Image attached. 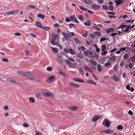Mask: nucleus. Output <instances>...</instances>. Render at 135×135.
I'll return each mask as SVG.
<instances>
[{
	"instance_id": "nucleus-1",
	"label": "nucleus",
	"mask_w": 135,
	"mask_h": 135,
	"mask_svg": "<svg viewBox=\"0 0 135 135\" xmlns=\"http://www.w3.org/2000/svg\"><path fill=\"white\" fill-rule=\"evenodd\" d=\"M110 121L108 120L107 119H105L103 122L102 124L103 125L107 127L108 128L110 125Z\"/></svg>"
},
{
	"instance_id": "nucleus-2",
	"label": "nucleus",
	"mask_w": 135,
	"mask_h": 135,
	"mask_svg": "<svg viewBox=\"0 0 135 135\" xmlns=\"http://www.w3.org/2000/svg\"><path fill=\"white\" fill-rule=\"evenodd\" d=\"M83 54L86 56H89L90 55L91 56L93 54V52L89 49L86 50L84 52Z\"/></svg>"
},
{
	"instance_id": "nucleus-3",
	"label": "nucleus",
	"mask_w": 135,
	"mask_h": 135,
	"mask_svg": "<svg viewBox=\"0 0 135 135\" xmlns=\"http://www.w3.org/2000/svg\"><path fill=\"white\" fill-rule=\"evenodd\" d=\"M102 116L100 117L98 115H95L93 117L92 119V120L93 122H95L98 120Z\"/></svg>"
},
{
	"instance_id": "nucleus-4",
	"label": "nucleus",
	"mask_w": 135,
	"mask_h": 135,
	"mask_svg": "<svg viewBox=\"0 0 135 135\" xmlns=\"http://www.w3.org/2000/svg\"><path fill=\"white\" fill-rule=\"evenodd\" d=\"M52 38L54 40H58L59 39V35L58 34H56L54 33H52Z\"/></svg>"
},
{
	"instance_id": "nucleus-5",
	"label": "nucleus",
	"mask_w": 135,
	"mask_h": 135,
	"mask_svg": "<svg viewBox=\"0 0 135 135\" xmlns=\"http://www.w3.org/2000/svg\"><path fill=\"white\" fill-rule=\"evenodd\" d=\"M62 35H64V37L62 38V39H64V40H66L67 41H69V36L68 35L65 33H62Z\"/></svg>"
},
{
	"instance_id": "nucleus-6",
	"label": "nucleus",
	"mask_w": 135,
	"mask_h": 135,
	"mask_svg": "<svg viewBox=\"0 0 135 135\" xmlns=\"http://www.w3.org/2000/svg\"><path fill=\"white\" fill-rule=\"evenodd\" d=\"M55 77V76L54 75L50 76L47 80V81L48 82L52 81L54 79Z\"/></svg>"
},
{
	"instance_id": "nucleus-7",
	"label": "nucleus",
	"mask_w": 135,
	"mask_h": 135,
	"mask_svg": "<svg viewBox=\"0 0 135 135\" xmlns=\"http://www.w3.org/2000/svg\"><path fill=\"white\" fill-rule=\"evenodd\" d=\"M43 94L46 97H51L52 95L51 93L49 92H44Z\"/></svg>"
},
{
	"instance_id": "nucleus-8",
	"label": "nucleus",
	"mask_w": 135,
	"mask_h": 135,
	"mask_svg": "<svg viewBox=\"0 0 135 135\" xmlns=\"http://www.w3.org/2000/svg\"><path fill=\"white\" fill-rule=\"evenodd\" d=\"M124 1L123 0H118L117 1H114V2L115 3H116V6H117L123 3Z\"/></svg>"
},
{
	"instance_id": "nucleus-9",
	"label": "nucleus",
	"mask_w": 135,
	"mask_h": 135,
	"mask_svg": "<svg viewBox=\"0 0 135 135\" xmlns=\"http://www.w3.org/2000/svg\"><path fill=\"white\" fill-rule=\"evenodd\" d=\"M6 80L8 82H10L11 83H17L16 81L15 80H13L12 79L10 78H8Z\"/></svg>"
},
{
	"instance_id": "nucleus-10",
	"label": "nucleus",
	"mask_w": 135,
	"mask_h": 135,
	"mask_svg": "<svg viewBox=\"0 0 135 135\" xmlns=\"http://www.w3.org/2000/svg\"><path fill=\"white\" fill-rule=\"evenodd\" d=\"M91 7L95 9H98L99 8V6L97 4H93L91 5Z\"/></svg>"
},
{
	"instance_id": "nucleus-11",
	"label": "nucleus",
	"mask_w": 135,
	"mask_h": 135,
	"mask_svg": "<svg viewBox=\"0 0 135 135\" xmlns=\"http://www.w3.org/2000/svg\"><path fill=\"white\" fill-rule=\"evenodd\" d=\"M89 62L94 66H96L97 65V62L94 60L92 59L90 60Z\"/></svg>"
},
{
	"instance_id": "nucleus-12",
	"label": "nucleus",
	"mask_w": 135,
	"mask_h": 135,
	"mask_svg": "<svg viewBox=\"0 0 135 135\" xmlns=\"http://www.w3.org/2000/svg\"><path fill=\"white\" fill-rule=\"evenodd\" d=\"M113 130H110L109 129H107L104 131V132L110 134L113 132Z\"/></svg>"
},
{
	"instance_id": "nucleus-13",
	"label": "nucleus",
	"mask_w": 135,
	"mask_h": 135,
	"mask_svg": "<svg viewBox=\"0 0 135 135\" xmlns=\"http://www.w3.org/2000/svg\"><path fill=\"white\" fill-rule=\"evenodd\" d=\"M114 30H115L114 28H110L106 30V32L107 33H109L112 32H113Z\"/></svg>"
},
{
	"instance_id": "nucleus-14",
	"label": "nucleus",
	"mask_w": 135,
	"mask_h": 135,
	"mask_svg": "<svg viewBox=\"0 0 135 135\" xmlns=\"http://www.w3.org/2000/svg\"><path fill=\"white\" fill-rule=\"evenodd\" d=\"M76 56L78 58L80 59H83V56L81 53V51L80 52V53H78L76 55Z\"/></svg>"
},
{
	"instance_id": "nucleus-15",
	"label": "nucleus",
	"mask_w": 135,
	"mask_h": 135,
	"mask_svg": "<svg viewBox=\"0 0 135 135\" xmlns=\"http://www.w3.org/2000/svg\"><path fill=\"white\" fill-rule=\"evenodd\" d=\"M74 78L75 79L74 80L76 81L81 83H84V81L83 79H81L80 78Z\"/></svg>"
},
{
	"instance_id": "nucleus-16",
	"label": "nucleus",
	"mask_w": 135,
	"mask_h": 135,
	"mask_svg": "<svg viewBox=\"0 0 135 135\" xmlns=\"http://www.w3.org/2000/svg\"><path fill=\"white\" fill-rule=\"evenodd\" d=\"M85 3L87 4H92V2L91 0H85L84 1Z\"/></svg>"
},
{
	"instance_id": "nucleus-17",
	"label": "nucleus",
	"mask_w": 135,
	"mask_h": 135,
	"mask_svg": "<svg viewBox=\"0 0 135 135\" xmlns=\"http://www.w3.org/2000/svg\"><path fill=\"white\" fill-rule=\"evenodd\" d=\"M70 84L72 86L74 87L78 88L80 86L79 85L76 83H71Z\"/></svg>"
},
{
	"instance_id": "nucleus-18",
	"label": "nucleus",
	"mask_w": 135,
	"mask_h": 135,
	"mask_svg": "<svg viewBox=\"0 0 135 135\" xmlns=\"http://www.w3.org/2000/svg\"><path fill=\"white\" fill-rule=\"evenodd\" d=\"M36 25L38 27H39L42 28L43 26L41 24L40 22L38 21H37L36 22Z\"/></svg>"
},
{
	"instance_id": "nucleus-19",
	"label": "nucleus",
	"mask_w": 135,
	"mask_h": 135,
	"mask_svg": "<svg viewBox=\"0 0 135 135\" xmlns=\"http://www.w3.org/2000/svg\"><path fill=\"white\" fill-rule=\"evenodd\" d=\"M25 71H18L17 73L20 75L23 76H24V74L25 73Z\"/></svg>"
},
{
	"instance_id": "nucleus-20",
	"label": "nucleus",
	"mask_w": 135,
	"mask_h": 135,
	"mask_svg": "<svg viewBox=\"0 0 135 135\" xmlns=\"http://www.w3.org/2000/svg\"><path fill=\"white\" fill-rule=\"evenodd\" d=\"M66 63L68 64V65L69 66V67H70L71 68H72L73 67V64L67 60H66Z\"/></svg>"
},
{
	"instance_id": "nucleus-21",
	"label": "nucleus",
	"mask_w": 135,
	"mask_h": 135,
	"mask_svg": "<svg viewBox=\"0 0 135 135\" xmlns=\"http://www.w3.org/2000/svg\"><path fill=\"white\" fill-rule=\"evenodd\" d=\"M69 52L72 55H73L75 54V51L72 48H70L69 50Z\"/></svg>"
},
{
	"instance_id": "nucleus-22",
	"label": "nucleus",
	"mask_w": 135,
	"mask_h": 135,
	"mask_svg": "<svg viewBox=\"0 0 135 135\" xmlns=\"http://www.w3.org/2000/svg\"><path fill=\"white\" fill-rule=\"evenodd\" d=\"M30 79L32 80H35V77L34 75L31 73V74H30L28 77Z\"/></svg>"
},
{
	"instance_id": "nucleus-23",
	"label": "nucleus",
	"mask_w": 135,
	"mask_h": 135,
	"mask_svg": "<svg viewBox=\"0 0 135 135\" xmlns=\"http://www.w3.org/2000/svg\"><path fill=\"white\" fill-rule=\"evenodd\" d=\"M115 56H113L110 57V59L109 60V61H110L112 62L114 61L115 60Z\"/></svg>"
},
{
	"instance_id": "nucleus-24",
	"label": "nucleus",
	"mask_w": 135,
	"mask_h": 135,
	"mask_svg": "<svg viewBox=\"0 0 135 135\" xmlns=\"http://www.w3.org/2000/svg\"><path fill=\"white\" fill-rule=\"evenodd\" d=\"M27 9H31V8L35 9V8H36L34 5H29L27 7Z\"/></svg>"
},
{
	"instance_id": "nucleus-25",
	"label": "nucleus",
	"mask_w": 135,
	"mask_h": 135,
	"mask_svg": "<svg viewBox=\"0 0 135 135\" xmlns=\"http://www.w3.org/2000/svg\"><path fill=\"white\" fill-rule=\"evenodd\" d=\"M97 70L99 72H101L102 70V68L100 64H98L97 65Z\"/></svg>"
},
{
	"instance_id": "nucleus-26",
	"label": "nucleus",
	"mask_w": 135,
	"mask_h": 135,
	"mask_svg": "<svg viewBox=\"0 0 135 135\" xmlns=\"http://www.w3.org/2000/svg\"><path fill=\"white\" fill-rule=\"evenodd\" d=\"M37 16L39 18H40L42 19H44L45 18V16L42 14H38Z\"/></svg>"
},
{
	"instance_id": "nucleus-27",
	"label": "nucleus",
	"mask_w": 135,
	"mask_h": 135,
	"mask_svg": "<svg viewBox=\"0 0 135 135\" xmlns=\"http://www.w3.org/2000/svg\"><path fill=\"white\" fill-rule=\"evenodd\" d=\"M84 24L86 26H89L91 25L90 22L89 20H88L87 21L84 22Z\"/></svg>"
},
{
	"instance_id": "nucleus-28",
	"label": "nucleus",
	"mask_w": 135,
	"mask_h": 135,
	"mask_svg": "<svg viewBox=\"0 0 135 135\" xmlns=\"http://www.w3.org/2000/svg\"><path fill=\"white\" fill-rule=\"evenodd\" d=\"M24 76H28L30 74H31V73L29 71H25Z\"/></svg>"
},
{
	"instance_id": "nucleus-29",
	"label": "nucleus",
	"mask_w": 135,
	"mask_h": 135,
	"mask_svg": "<svg viewBox=\"0 0 135 135\" xmlns=\"http://www.w3.org/2000/svg\"><path fill=\"white\" fill-rule=\"evenodd\" d=\"M30 102L32 103H33L35 102L34 98L32 97H30L29 98Z\"/></svg>"
},
{
	"instance_id": "nucleus-30",
	"label": "nucleus",
	"mask_w": 135,
	"mask_h": 135,
	"mask_svg": "<svg viewBox=\"0 0 135 135\" xmlns=\"http://www.w3.org/2000/svg\"><path fill=\"white\" fill-rule=\"evenodd\" d=\"M78 108V107L77 106H74L73 107H70V109L72 111H74Z\"/></svg>"
},
{
	"instance_id": "nucleus-31",
	"label": "nucleus",
	"mask_w": 135,
	"mask_h": 135,
	"mask_svg": "<svg viewBox=\"0 0 135 135\" xmlns=\"http://www.w3.org/2000/svg\"><path fill=\"white\" fill-rule=\"evenodd\" d=\"M106 49V45H102V46L101 50L102 51L104 52L105 51Z\"/></svg>"
},
{
	"instance_id": "nucleus-32",
	"label": "nucleus",
	"mask_w": 135,
	"mask_h": 135,
	"mask_svg": "<svg viewBox=\"0 0 135 135\" xmlns=\"http://www.w3.org/2000/svg\"><path fill=\"white\" fill-rule=\"evenodd\" d=\"M88 83L91 84H92L96 85V84L93 81L91 80H89L87 81Z\"/></svg>"
},
{
	"instance_id": "nucleus-33",
	"label": "nucleus",
	"mask_w": 135,
	"mask_h": 135,
	"mask_svg": "<svg viewBox=\"0 0 135 135\" xmlns=\"http://www.w3.org/2000/svg\"><path fill=\"white\" fill-rule=\"evenodd\" d=\"M59 73L62 76H65L66 75L65 73L62 72L61 70L59 71Z\"/></svg>"
},
{
	"instance_id": "nucleus-34",
	"label": "nucleus",
	"mask_w": 135,
	"mask_h": 135,
	"mask_svg": "<svg viewBox=\"0 0 135 135\" xmlns=\"http://www.w3.org/2000/svg\"><path fill=\"white\" fill-rule=\"evenodd\" d=\"M127 26V25H123V24H122L120 25V26H119L118 28V29H120L121 28H124L125 27H126Z\"/></svg>"
},
{
	"instance_id": "nucleus-35",
	"label": "nucleus",
	"mask_w": 135,
	"mask_h": 135,
	"mask_svg": "<svg viewBox=\"0 0 135 135\" xmlns=\"http://www.w3.org/2000/svg\"><path fill=\"white\" fill-rule=\"evenodd\" d=\"M111 65V63L108 61L107 63L105 64V67H108L110 66Z\"/></svg>"
},
{
	"instance_id": "nucleus-36",
	"label": "nucleus",
	"mask_w": 135,
	"mask_h": 135,
	"mask_svg": "<svg viewBox=\"0 0 135 135\" xmlns=\"http://www.w3.org/2000/svg\"><path fill=\"white\" fill-rule=\"evenodd\" d=\"M55 40L53 39H51V42L52 45L54 46L56 45V43L55 42Z\"/></svg>"
},
{
	"instance_id": "nucleus-37",
	"label": "nucleus",
	"mask_w": 135,
	"mask_h": 135,
	"mask_svg": "<svg viewBox=\"0 0 135 135\" xmlns=\"http://www.w3.org/2000/svg\"><path fill=\"white\" fill-rule=\"evenodd\" d=\"M113 78L114 80L116 81L119 80V78L117 77L116 75L115 74H114L113 75Z\"/></svg>"
},
{
	"instance_id": "nucleus-38",
	"label": "nucleus",
	"mask_w": 135,
	"mask_h": 135,
	"mask_svg": "<svg viewBox=\"0 0 135 135\" xmlns=\"http://www.w3.org/2000/svg\"><path fill=\"white\" fill-rule=\"evenodd\" d=\"M79 7L80 9L82 11H87V9L84 8L83 7L81 6H79Z\"/></svg>"
},
{
	"instance_id": "nucleus-39",
	"label": "nucleus",
	"mask_w": 135,
	"mask_h": 135,
	"mask_svg": "<svg viewBox=\"0 0 135 135\" xmlns=\"http://www.w3.org/2000/svg\"><path fill=\"white\" fill-rule=\"evenodd\" d=\"M74 40L75 42L76 43L78 44L80 43V41L79 39H78L77 38H74Z\"/></svg>"
},
{
	"instance_id": "nucleus-40",
	"label": "nucleus",
	"mask_w": 135,
	"mask_h": 135,
	"mask_svg": "<svg viewBox=\"0 0 135 135\" xmlns=\"http://www.w3.org/2000/svg\"><path fill=\"white\" fill-rule=\"evenodd\" d=\"M117 128L118 130H121L123 129V127L121 125H118L117 127Z\"/></svg>"
},
{
	"instance_id": "nucleus-41",
	"label": "nucleus",
	"mask_w": 135,
	"mask_h": 135,
	"mask_svg": "<svg viewBox=\"0 0 135 135\" xmlns=\"http://www.w3.org/2000/svg\"><path fill=\"white\" fill-rule=\"evenodd\" d=\"M47 70L48 71H51L53 70L52 68L50 66H48L47 68Z\"/></svg>"
},
{
	"instance_id": "nucleus-42",
	"label": "nucleus",
	"mask_w": 135,
	"mask_h": 135,
	"mask_svg": "<svg viewBox=\"0 0 135 135\" xmlns=\"http://www.w3.org/2000/svg\"><path fill=\"white\" fill-rule=\"evenodd\" d=\"M95 46L96 49V51L97 52H99L100 51V49L98 48L97 45H95Z\"/></svg>"
},
{
	"instance_id": "nucleus-43",
	"label": "nucleus",
	"mask_w": 135,
	"mask_h": 135,
	"mask_svg": "<svg viewBox=\"0 0 135 135\" xmlns=\"http://www.w3.org/2000/svg\"><path fill=\"white\" fill-rule=\"evenodd\" d=\"M130 27V26H129L127 27L126 28V29H125V30H124V32H129V27ZM131 31H130L129 32H130Z\"/></svg>"
},
{
	"instance_id": "nucleus-44",
	"label": "nucleus",
	"mask_w": 135,
	"mask_h": 135,
	"mask_svg": "<svg viewBox=\"0 0 135 135\" xmlns=\"http://www.w3.org/2000/svg\"><path fill=\"white\" fill-rule=\"evenodd\" d=\"M73 27L75 28V26L74 25L73 23H70L69 25V27L70 28H71L72 27Z\"/></svg>"
},
{
	"instance_id": "nucleus-45",
	"label": "nucleus",
	"mask_w": 135,
	"mask_h": 135,
	"mask_svg": "<svg viewBox=\"0 0 135 135\" xmlns=\"http://www.w3.org/2000/svg\"><path fill=\"white\" fill-rule=\"evenodd\" d=\"M52 50L55 52H57L58 51V50L57 49L54 47H52Z\"/></svg>"
},
{
	"instance_id": "nucleus-46",
	"label": "nucleus",
	"mask_w": 135,
	"mask_h": 135,
	"mask_svg": "<svg viewBox=\"0 0 135 135\" xmlns=\"http://www.w3.org/2000/svg\"><path fill=\"white\" fill-rule=\"evenodd\" d=\"M95 33H96V34L98 36H100L101 35V33L99 32L96 31L95 32Z\"/></svg>"
},
{
	"instance_id": "nucleus-47",
	"label": "nucleus",
	"mask_w": 135,
	"mask_h": 135,
	"mask_svg": "<svg viewBox=\"0 0 135 135\" xmlns=\"http://www.w3.org/2000/svg\"><path fill=\"white\" fill-rule=\"evenodd\" d=\"M102 7L103 9L105 10H107L108 9V6L106 5H103L102 6Z\"/></svg>"
},
{
	"instance_id": "nucleus-48",
	"label": "nucleus",
	"mask_w": 135,
	"mask_h": 135,
	"mask_svg": "<svg viewBox=\"0 0 135 135\" xmlns=\"http://www.w3.org/2000/svg\"><path fill=\"white\" fill-rule=\"evenodd\" d=\"M73 16H74V20L75 22L77 23H79V22L78 21L77 19L75 17V16L74 15H73Z\"/></svg>"
},
{
	"instance_id": "nucleus-49",
	"label": "nucleus",
	"mask_w": 135,
	"mask_h": 135,
	"mask_svg": "<svg viewBox=\"0 0 135 135\" xmlns=\"http://www.w3.org/2000/svg\"><path fill=\"white\" fill-rule=\"evenodd\" d=\"M79 71L81 74H84V72L83 71V69L82 68H80L79 69Z\"/></svg>"
},
{
	"instance_id": "nucleus-50",
	"label": "nucleus",
	"mask_w": 135,
	"mask_h": 135,
	"mask_svg": "<svg viewBox=\"0 0 135 135\" xmlns=\"http://www.w3.org/2000/svg\"><path fill=\"white\" fill-rule=\"evenodd\" d=\"M12 15V13H11V11H10V12H7V13H6L5 14V16H8L9 15Z\"/></svg>"
},
{
	"instance_id": "nucleus-51",
	"label": "nucleus",
	"mask_w": 135,
	"mask_h": 135,
	"mask_svg": "<svg viewBox=\"0 0 135 135\" xmlns=\"http://www.w3.org/2000/svg\"><path fill=\"white\" fill-rule=\"evenodd\" d=\"M128 57V56L127 54H125L123 57V58L124 60L127 59Z\"/></svg>"
},
{
	"instance_id": "nucleus-52",
	"label": "nucleus",
	"mask_w": 135,
	"mask_h": 135,
	"mask_svg": "<svg viewBox=\"0 0 135 135\" xmlns=\"http://www.w3.org/2000/svg\"><path fill=\"white\" fill-rule=\"evenodd\" d=\"M131 60L133 62H135V56L132 57Z\"/></svg>"
},
{
	"instance_id": "nucleus-53",
	"label": "nucleus",
	"mask_w": 135,
	"mask_h": 135,
	"mask_svg": "<svg viewBox=\"0 0 135 135\" xmlns=\"http://www.w3.org/2000/svg\"><path fill=\"white\" fill-rule=\"evenodd\" d=\"M42 28H44L46 30H48L50 29V28L48 27H43Z\"/></svg>"
},
{
	"instance_id": "nucleus-54",
	"label": "nucleus",
	"mask_w": 135,
	"mask_h": 135,
	"mask_svg": "<svg viewBox=\"0 0 135 135\" xmlns=\"http://www.w3.org/2000/svg\"><path fill=\"white\" fill-rule=\"evenodd\" d=\"M106 13L108 15H112V16H113L115 15V14L112 12H107Z\"/></svg>"
},
{
	"instance_id": "nucleus-55",
	"label": "nucleus",
	"mask_w": 135,
	"mask_h": 135,
	"mask_svg": "<svg viewBox=\"0 0 135 135\" xmlns=\"http://www.w3.org/2000/svg\"><path fill=\"white\" fill-rule=\"evenodd\" d=\"M117 65H115L114 68H113V70L115 71H116L117 69Z\"/></svg>"
},
{
	"instance_id": "nucleus-56",
	"label": "nucleus",
	"mask_w": 135,
	"mask_h": 135,
	"mask_svg": "<svg viewBox=\"0 0 135 135\" xmlns=\"http://www.w3.org/2000/svg\"><path fill=\"white\" fill-rule=\"evenodd\" d=\"M117 33H113L112 34H110L109 35H110L111 36H115L116 35H117Z\"/></svg>"
},
{
	"instance_id": "nucleus-57",
	"label": "nucleus",
	"mask_w": 135,
	"mask_h": 135,
	"mask_svg": "<svg viewBox=\"0 0 135 135\" xmlns=\"http://www.w3.org/2000/svg\"><path fill=\"white\" fill-rule=\"evenodd\" d=\"M93 76L95 80H98V78L95 75L93 74Z\"/></svg>"
},
{
	"instance_id": "nucleus-58",
	"label": "nucleus",
	"mask_w": 135,
	"mask_h": 135,
	"mask_svg": "<svg viewBox=\"0 0 135 135\" xmlns=\"http://www.w3.org/2000/svg\"><path fill=\"white\" fill-rule=\"evenodd\" d=\"M109 9L111 11H113V7L112 5L110 6L109 7Z\"/></svg>"
},
{
	"instance_id": "nucleus-59",
	"label": "nucleus",
	"mask_w": 135,
	"mask_h": 135,
	"mask_svg": "<svg viewBox=\"0 0 135 135\" xmlns=\"http://www.w3.org/2000/svg\"><path fill=\"white\" fill-rule=\"evenodd\" d=\"M84 68L85 70L87 71H88V70H89L90 69L87 66H84Z\"/></svg>"
},
{
	"instance_id": "nucleus-60",
	"label": "nucleus",
	"mask_w": 135,
	"mask_h": 135,
	"mask_svg": "<svg viewBox=\"0 0 135 135\" xmlns=\"http://www.w3.org/2000/svg\"><path fill=\"white\" fill-rule=\"evenodd\" d=\"M81 49L83 51H84L85 50V47L83 46H81Z\"/></svg>"
},
{
	"instance_id": "nucleus-61",
	"label": "nucleus",
	"mask_w": 135,
	"mask_h": 135,
	"mask_svg": "<svg viewBox=\"0 0 135 135\" xmlns=\"http://www.w3.org/2000/svg\"><path fill=\"white\" fill-rule=\"evenodd\" d=\"M23 126L24 127H29V125L26 123H24V124H23Z\"/></svg>"
},
{
	"instance_id": "nucleus-62",
	"label": "nucleus",
	"mask_w": 135,
	"mask_h": 135,
	"mask_svg": "<svg viewBox=\"0 0 135 135\" xmlns=\"http://www.w3.org/2000/svg\"><path fill=\"white\" fill-rule=\"evenodd\" d=\"M68 59L69 60L71 61H72V62L74 61V60L73 59V58L69 57L68 58Z\"/></svg>"
},
{
	"instance_id": "nucleus-63",
	"label": "nucleus",
	"mask_w": 135,
	"mask_h": 135,
	"mask_svg": "<svg viewBox=\"0 0 135 135\" xmlns=\"http://www.w3.org/2000/svg\"><path fill=\"white\" fill-rule=\"evenodd\" d=\"M131 75L133 76H135V70L133 71L131 73Z\"/></svg>"
},
{
	"instance_id": "nucleus-64",
	"label": "nucleus",
	"mask_w": 135,
	"mask_h": 135,
	"mask_svg": "<svg viewBox=\"0 0 135 135\" xmlns=\"http://www.w3.org/2000/svg\"><path fill=\"white\" fill-rule=\"evenodd\" d=\"M36 135H41V133L39 132H36Z\"/></svg>"
}]
</instances>
